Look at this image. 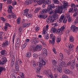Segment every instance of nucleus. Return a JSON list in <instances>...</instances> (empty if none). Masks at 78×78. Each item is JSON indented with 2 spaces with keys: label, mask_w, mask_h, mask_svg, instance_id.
I'll return each mask as SVG.
<instances>
[{
  "label": "nucleus",
  "mask_w": 78,
  "mask_h": 78,
  "mask_svg": "<svg viewBox=\"0 0 78 78\" xmlns=\"http://www.w3.org/2000/svg\"><path fill=\"white\" fill-rule=\"evenodd\" d=\"M63 9L67 10V6L63 5L61 7H59L58 5H57L56 9L54 11L55 13L52 15L53 18L55 19V20L56 19H58L59 17V15L57 14L56 13H61L62 12Z\"/></svg>",
  "instance_id": "obj_1"
},
{
  "label": "nucleus",
  "mask_w": 78,
  "mask_h": 78,
  "mask_svg": "<svg viewBox=\"0 0 78 78\" xmlns=\"http://www.w3.org/2000/svg\"><path fill=\"white\" fill-rule=\"evenodd\" d=\"M46 27V28L45 27H43L42 34L44 36L45 39H48L49 38V35L47 34L48 31V25H47Z\"/></svg>",
  "instance_id": "obj_2"
},
{
  "label": "nucleus",
  "mask_w": 78,
  "mask_h": 78,
  "mask_svg": "<svg viewBox=\"0 0 78 78\" xmlns=\"http://www.w3.org/2000/svg\"><path fill=\"white\" fill-rule=\"evenodd\" d=\"M59 59H58V62L59 64L62 66V67H66L67 65L65 62L62 61V59L63 58V55L62 53H60L59 55Z\"/></svg>",
  "instance_id": "obj_3"
},
{
  "label": "nucleus",
  "mask_w": 78,
  "mask_h": 78,
  "mask_svg": "<svg viewBox=\"0 0 78 78\" xmlns=\"http://www.w3.org/2000/svg\"><path fill=\"white\" fill-rule=\"evenodd\" d=\"M42 45L41 44H38L36 46H33V50L34 51H37L39 50L42 49Z\"/></svg>",
  "instance_id": "obj_4"
},
{
  "label": "nucleus",
  "mask_w": 78,
  "mask_h": 78,
  "mask_svg": "<svg viewBox=\"0 0 78 78\" xmlns=\"http://www.w3.org/2000/svg\"><path fill=\"white\" fill-rule=\"evenodd\" d=\"M19 62L20 64H22V62L21 60H19L18 59L15 62V69L17 71H19V66L18 65Z\"/></svg>",
  "instance_id": "obj_5"
},
{
  "label": "nucleus",
  "mask_w": 78,
  "mask_h": 78,
  "mask_svg": "<svg viewBox=\"0 0 78 78\" xmlns=\"http://www.w3.org/2000/svg\"><path fill=\"white\" fill-rule=\"evenodd\" d=\"M50 39H52V40H49L50 44H51L53 45H54V43H55V36H53V35L51 34L50 35Z\"/></svg>",
  "instance_id": "obj_6"
},
{
  "label": "nucleus",
  "mask_w": 78,
  "mask_h": 78,
  "mask_svg": "<svg viewBox=\"0 0 78 78\" xmlns=\"http://www.w3.org/2000/svg\"><path fill=\"white\" fill-rule=\"evenodd\" d=\"M55 18H53L51 16H50L47 19L46 21L48 23L51 22V23H53V22H55Z\"/></svg>",
  "instance_id": "obj_7"
},
{
  "label": "nucleus",
  "mask_w": 78,
  "mask_h": 78,
  "mask_svg": "<svg viewBox=\"0 0 78 78\" xmlns=\"http://www.w3.org/2000/svg\"><path fill=\"white\" fill-rule=\"evenodd\" d=\"M37 65L38 66V67H37L36 72L37 73H39L40 71L41 70L42 67V65L40 62H38Z\"/></svg>",
  "instance_id": "obj_8"
},
{
  "label": "nucleus",
  "mask_w": 78,
  "mask_h": 78,
  "mask_svg": "<svg viewBox=\"0 0 78 78\" xmlns=\"http://www.w3.org/2000/svg\"><path fill=\"white\" fill-rule=\"evenodd\" d=\"M28 11H29V10L28 9H26L23 14V15H26V16L29 18V17H30L31 16V15L28 14Z\"/></svg>",
  "instance_id": "obj_9"
},
{
  "label": "nucleus",
  "mask_w": 78,
  "mask_h": 78,
  "mask_svg": "<svg viewBox=\"0 0 78 78\" xmlns=\"http://www.w3.org/2000/svg\"><path fill=\"white\" fill-rule=\"evenodd\" d=\"M71 30L74 32V33H76L78 31V27H76L75 26L72 25L71 27Z\"/></svg>",
  "instance_id": "obj_10"
},
{
  "label": "nucleus",
  "mask_w": 78,
  "mask_h": 78,
  "mask_svg": "<svg viewBox=\"0 0 78 78\" xmlns=\"http://www.w3.org/2000/svg\"><path fill=\"white\" fill-rule=\"evenodd\" d=\"M38 17L40 19H45L47 17V15L40 14L38 15Z\"/></svg>",
  "instance_id": "obj_11"
},
{
  "label": "nucleus",
  "mask_w": 78,
  "mask_h": 78,
  "mask_svg": "<svg viewBox=\"0 0 78 78\" xmlns=\"http://www.w3.org/2000/svg\"><path fill=\"white\" fill-rule=\"evenodd\" d=\"M45 75L48 77H50L51 78H53V74L51 73H49L48 71H46L45 73Z\"/></svg>",
  "instance_id": "obj_12"
},
{
  "label": "nucleus",
  "mask_w": 78,
  "mask_h": 78,
  "mask_svg": "<svg viewBox=\"0 0 78 78\" xmlns=\"http://www.w3.org/2000/svg\"><path fill=\"white\" fill-rule=\"evenodd\" d=\"M39 61L40 62H41L42 63H41L42 65L43 66H44L45 65V62L44 61L43 58H39Z\"/></svg>",
  "instance_id": "obj_13"
},
{
  "label": "nucleus",
  "mask_w": 78,
  "mask_h": 78,
  "mask_svg": "<svg viewBox=\"0 0 78 78\" xmlns=\"http://www.w3.org/2000/svg\"><path fill=\"white\" fill-rule=\"evenodd\" d=\"M48 12V10L45 9L40 12V14H44L45 12L46 13V12Z\"/></svg>",
  "instance_id": "obj_14"
},
{
  "label": "nucleus",
  "mask_w": 78,
  "mask_h": 78,
  "mask_svg": "<svg viewBox=\"0 0 78 78\" xmlns=\"http://www.w3.org/2000/svg\"><path fill=\"white\" fill-rule=\"evenodd\" d=\"M42 51L43 53V55L45 56H47V49H46L44 48L42 49Z\"/></svg>",
  "instance_id": "obj_15"
},
{
  "label": "nucleus",
  "mask_w": 78,
  "mask_h": 78,
  "mask_svg": "<svg viewBox=\"0 0 78 78\" xmlns=\"http://www.w3.org/2000/svg\"><path fill=\"white\" fill-rule=\"evenodd\" d=\"M1 53L2 55H5L7 54V52L6 50H3L1 51Z\"/></svg>",
  "instance_id": "obj_16"
},
{
  "label": "nucleus",
  "mask_w": 78,
  "mask_h": 78,
  "mask_svg": "<svg viewBox=\"0 0 78 78\" xmlns=\"http://www.w3.org/2000/svg\"><path fill=\"white\" fill-rule=\"evenodd\" d=\"M33 1L31 0H27L25 2L26 5H30L32 3Z\"/></svg>",
  "instance_id": "obj_17"
},
{
  "label": "nucleus",
  "mask_w": 78,
  "mask_h": 78,
  "mask_svg": "<svg viewBox=\"0 0 78 78\" xmlns=\"http://www.w3.org/2000/svg\"><path fill=\"white\" fill-rule=\"evenodd\" d=\"M64 72L66 74H69L70 73V71L68 69H65L64 70Z\"/></svg>",
  "instance_id": "obj_18"
},
{
  "label": "nucleus",
  "mask_w": 78,
  "mask_h": 78,
  "mask_svg": "<svg viewBox=\"0 0 78 78\" xmlns=\"http://www.w3.org/2000/svg\"><path fill=\"white\" fill-rule=\"evenodd\" d=\"M66 17L68 19L69 22H70L72 21V17L70 16H66Z\"/></svg>",
  "instance_id": "obj_19"
},
{
  "label": "nucleus",
  "mask_w": 78,
  "mask_h": 78,
  "mask_svg": "<svg viewBox=\"0 0 78 78\" xmlns=\"http://www.w3.org/2000/svg\"><path fill=\"white\" fill-rule=\"evenodd\" d=\"M3 1L5 2L7 4H11L12 2V0H3Z\"/></svg>",
  "instance_id": "obj_20"
},
{
  "label": "nucleus",
  "mask_w": 78,
  "mask_h": 78,
  "mask_svg": "<svg viewBox=\"0 0 78 78\" xmlns=\"http://www.w3.org/2000/svg\"><path fill=\"white\" fill-rule=\"evenodd\" d=\"M2 62H3V64L4 63H5L7 61L6 60V57H3L2 58Z\"/></svg>",
  "instance_id": "obj_21"
},
{
  "label": "nucleus",
  "mask_w": 78,
  "mask_h": 78,
  "mask_svg": "<svg viewBox=\"0 0 78 78\" xmlns=\"http://www.w3.org/2000/svg\"><path fill=\"white\" fill-rule=\"evenodd\" d=\"M30 24L29 23H24L23 24V27H29Z\"/></svg>",
  "instance_id": "obj_22"
},
{
  "label": "nucleus",
  "mask_w": 78,
  "mask_h": 78,
  "mask_svg": "<svg viewBox=\"0 0 78 78\" xmlns=\"http://www.w3.org/2000/svg\"><path fill=\"white\" fill-rule=\"evenodd\" d=\"M57 69L58 71L59 72H60V73L62 71V69H61V66L59 65L57 67Z\"/></svg>",
  "instance_id": "obj_23"
},
{
  "label": "nucleus",
  "mask_w": 78,
  "mask_h": 78,
  "mask_svg": "<svg viewBox=\"0 0 78 78\" xmlns=\"http://www.w3.org/2000/svg\"><path fill=\"white\" fill-rule=\"evenodd\" d=\"M9 44V43H8V41H5V42L3 43V47H5V46L8 45Z\"/></svg>",
  "instance_id": "obj_24"
},
{
  "label": "nucleus",
  "mask_w": 78,
  "mask_h": 78,
  "mask_svg": "<svg viewBox=\"0 0 78 78\" xmlns=\"http://www.w3.org/2000/svg\"><path fill=\"white\" fill-rule=\"evenodd\" d=\"M31 56V54L30 52H27L26 54V56L27 58H30Z\"/></svg>",
  "instance_id": "obj_25"
},
{
  "label": "nucleus",
  "mask_w": 78,
  "mask_h": 78,
  "mask_svg": "<svg viewBox=\"0 0 78 78\" xmlns=\"http://www.w3.org/2000/svg\"><path fill=\"white\" fill-rule=\"evenodd\" d=\"M11 15L12 16V17L13 19H16L17 18V16H16V15L14 13H11Z\"/></svg>",
  "instance_id": "obj_26"
},
{
  "label": "nucleus",
  "mask_w": 78,
  "mask_h": 78,
  "mask_svg": "<svg viewBox=\"0 0 78 78\" xmlns=\"http://www.w3.org/2000/svg\"><path fill=\"white\" fill-rule=\"evenodd\" d=\"M44 0H41L37 2V3L38 4V5H41L43 3H44Z\"/></svg>",
  "instance_id": "obj_27"
},
{
  "label": "nucleus",
  "mask_w": 78,
  "mask_h": 78,
  "mask_svg": "<svg viewBox=\"0 0 78 78\" xmlns=\"http://www.w3.org/2000/svg\"><path fill=\"white\" fill-rule=\"evenodd\" d=\"M61 41V38L60 37H58L57 38L56 42H59Z\"/></svg>",
  "instance_id": "obj_28"
},
{
  "label": "nucleus",
  "mask_w": 78,
  "mask_h": 78,
  "mask_svg": "<svg viewBox=\"0 0 78 78\" xmlns=\"http://www.w3.org/2000/svg\"><path fill=\"white\" fill-rule=\"evenodd\" d=\"M32 65L34 67H36V63H35V62L33 60H32Z\"/></svg>",
  "instance_id": "obj_29"
},
{
  "label": "nucleus",
  "mask_w": 78,
  "mask_h": 78,
  "mask_svg": "<svg viewBox=\"0 0 78 78\" xmlns=\"http://www.w3.org/2000/svg\"><path fill=\"white\" fill-rule=\"evenodd\" d=\"M40 9H41V8H37L34 11V12H35V13H37L39 11V10H40Z\"/></svg>",
  "instance_id": "obj_30"
},
{
  "label": "nucleus",
  "mask_w": 78,
  "mask_h": 78,
  "mask_svg": "<svg viewBox=\"0 0 78 78\" xmlns=\"http://www.w3.org/2000/svg\"><path fill=\"white\" fill-rule=\"evenodd\" d=\"M69 41L71 42H73L74 41V38L72 36H71L69 37Z\"/></svg>",
  "instance_id": "obj_31"
},
{
  "label": "nucleus",
  "mask_w": 78,
  "mask_h": 78,
  "mask_svg": "<svg viewBox=\"0 0 78 78\" xmlns=\"http://www.w3.org/2000/svg\"><path fill=\"white\" fill-rule=\"evenodd\" d=\"M27 46V43H25L24 44L21 45V48L23 49H24Z\"/></svg>",
  "instance_id": "obj_32"
},
{
  "label": "nucleus",
  "mask_w": 78,
  "mask_h": 78,
  "mask_svg": "<svg viewBox=\"0 0 78 78\" xmlns=\"http://www.w3.org/2000/svg\"><path fill=\"white\" fill-rule=\"evenodd\" d=\"M45 3L47 5H50L51 4V1L49 0H47L45 1Z\"/></svg>",
  "instance_id": "obj_33"
},
{
  "label": "nucleus",
  "mask_w": 78,
  "mask_h": 78,
  "mask_svg": "<svg viewBox=\"0 0 78 78\" xmlns=\"http://www.w3.org/2000/svg\"><path fill=\"white\" fill-rule=\"evenodd\" d=\"M65 27H66V26L65 25H64L63 26H62L60 29V30L61 31H63V30H64L65 29Z\"/></svg>",
  "instance_id": "obj_34"
},
{
  "label": "nucleus",
  "mask_w": 78,
  "mask_h": 78,
  "mask_svg": "<svg viewBox=\"0 0 78 78\" xmlns=\"http://www.w3.org/2000/svg\"><path fill=\"white\" fill-rule=\"evenodd\" d=\"M51 33H55L56 31V30L55 28H53L51 30Z\"/></svg>",
  "instance_id": "obj_35"
},
{
  "label": "nucleus",
  "mask_w": 78,
  "mask_h": 78,
  "mask_svg": "<svg viewBox=\"0 0 78 78\" xmlns=\"http://www.w3.org/2000/svg\"><path fill=\"white\" fill-rule=\"evenodd\" d=\"M64 18V15H62L60 17V18L59 19V21H60V22H62V20H63V19Z\"/></svg>",
  "instance_id": "obj_36"
},
{
  "label": "nucleus",
  "mask_w": 78,
  "mask_h": 78,
  "mask_svg": "<svg viewBox=\"0 0 78 78\" xmlns=\"http://www.w3.org/2000/svg\"><path fill=\"white\" fill-rule=\"evenodd\" d=\"M52 63L53 64V65H56V64H57V62H56V61L55 60H53L52 61Z\"/></svg>",
  "instance_id": "obj_37"
},
{
  "label": "nucleus",
  "mask_w": 78,
  "mask_h": 78,
  "mask_svg": "<svg viewBox=\"0 0 78 78\" xmlns=\"http://www.w3.org/2000/svg\"><path fill=\"white\" fill-rule=\"evenodd\" d=\"M33 44H36L37 43H38L37 42V41L36 39H34L32 42Z\"/></svg>",
  "instance_id": "obj_38"
},
{
  "label": "nucleus",
  "mask_w": 78,
  "mask_h": 78,
  "mask_svg": "<svg viewBox=\"0 0 78 78\" xmlns=\"http://www.w3.org/2000/svg\"><path fill=\"white\" fill-rule=\"evenodd\" d=\"M39 30H40V28L39 26H37L36 27L35 29V30L36 31H38Z\"/></svg>",
  "instance_id": "obj_39"
},
{
  "label": "nucleus",
  "mask_w": 78,
  "mask_h": 78,
  "mask_svg": "<svg viewBox=\"0 0 78 78\" xmlns=\"http://www.w3.org/2000/svg\"><path fill=\"white\" fill-rule=\"evenodd\" d=\"M20 18H18L17 20V23L18 24H20Z\"/></svg>",
  "instance_id": "obj_40"
},
{
  "label": "nucleus",
  "mask_w": 78,
  "mask_h": 78,
  "mask_svg": "<svg viewBox=\"0 0 78 78\" xmlns=\"http://www.w3.org/2000/svg\"><path fill=\"white\" fill-rule=\"evenodd\" d=\"M33 57L34 58H37L38 56L36 54L34 53L33 55Z\"/></svg>",
  "instance_id": "obj_41"
},
{
  "label": "nucleus",
  "mask_w": 78,
  "mask_h": 78,
  "mask_svg": "<svg viewBox=\"0 0 78 78\" xmlns=\"http://www.w3.org/2000/svg\"><path fill=\"white\" fill-rule=\"evenodd\" d=\"M48 9V12L49 13V14H52L53 13V11L51 10V9Z\"/></svg>",
  "instance_id": "obj_42"
},
{
  "label": "nucleus",
  "mask_w": 78,
  "mask_h": 78,
  "mask_svg": "<svg viewBox=\"0 0 78 78\" xmlns=\"http://www.w3.org/2000/svg\"><path fill=\"white\" fill-rule=\"evenodd\" d=\"M54 2L55 4H58V3H59V1L57 0H54Z\"/></svg>",
  "instance_id": "obj_43"
},
{
  "label": "nucleus",
  "mask_w": 78,
  "mask_h": 78,
  "mask_svg": "<svg viewBox=\"0 0 78 78\" xmlns=\"http://www.w3.org/2000/svg\"><path fill=\"white\" fill-rule=\"evenodd\" d=\"M77 16H78V13L77 12H75L73 15V17H75Z\"/></svg>",
  "instance_id": "obj_44"
},
{
  "label": "nucleus",
  "mask_w": 78,
  "mask_h": 78,
  "mask_svg": "<svg viewBox=\"0 0 78 78\" xmlns=\"http://www.w3.org/2000/svg\"><path fill=\"white\" fill-rule=\"evenodd\" d=\"M73 47V44H69L68 48H72Z\"/></svg>",
  "instance_id": "obj_45"
},
{
  "label": "nucleus",
  "mask_w": 78,
  "mask_h": 78,
  "mask_svg": "<svg viewBox=\"0 0 78 78\" xmlns=\"http://www.w3.org/2000/svg\"><path fill=\"white\" fill-rule=\"evenodd\" d=\"M23 28L22 27H20L19 29V33H21L22 32Z\"/></svg>",
  "instance_id": "obj_46"
},
{
  "label": "nucleus",
  "mask_w": 78,
  "mask_h": 78,
  "mask_svg": "<svg viewBox=\"0 0 78 78\" xmlns=\"http://www.w3.org/2000/svg\"><path fill=\"white\" fill-rule=\"evenodd\" d=\"M50 7L51 8H55V5L54 4H52L50 5Z\"/></svg>",
  "instance_id": "obj_47"
},
{
  "label": "nucleus",
  "mask_w": 78,
  "mask_h": 78,
  "mask_svg": "<svg viewBox=\"0 0 78 78\" xmlns=\"http://www.w3.org/2000/svg\"><path fill=\"white\" fill-rule=\"evenodd\" d=\"M73 12H76V11H77L78 10L77 8H76V7L73 8Z\"/></svg>",
  "instance_id": "obj_48"
},
{
  "label": "nucleus",
  "mask_w": 78,
  "mask_h": 78,
  "mask_svg": "<svg viewBox=\"0 0 78 78\" xmlns=\"http://www.w3.org/2000/svg\"><path fill=\"white\" fill-rule=\"evenodd\" d=\"M74 66H75L74 65H73L72 64V65L70 66V68L71 69H72V70H73V69H74Z\"/></svg>",
  "instance_id": "obj_49"
},
{
  "label": "nucleus",
  "mask_w": 78,
  "mask_h": 78,
  "mask_svg": "<svg viewBox=\"0 0 78 78\" xmlns=\"http://www.w3.org/2000/svg\"><path fill=\"white\" fill-rule=\"evenodd\" d=\"M62 3L63 5H67L68 2L65 1H63L62 2Z\"/></svg>",
  "instance_id": "obj_50"
},
{
  "label": "nucleus",
  "mask_w": 78,
  "mask_h": 78,
  "mask_svg": "<svg viewBox=\"0 0 78 78\" xmlns=\"http://www.w3.org/2000/svg\"><path fill=\"white\" fill-rule=\"evenodd\" d=\"M52 50L53 52L55 54V55H56L57 52H56V49H55V48H53Z\"/></svg>",
  "instance_id": "obj_51"
},
{
  "label": "nucleus",
  "mask_w": 78,
  "mask_h": 78,
  "mask_svg": "<svg viewBox=\"0 0 78 78\" xmlns=\"http://www.w3.org/2000/svg\"><path fill=\"white\" fill-rule=\"evenodd\" d=\"M62 78H68L67 75L64 74L62 76Z\"/></svg>",
  "instance_id": "obj_52"
},
{
  "label": "nucleus",
  "mask_w": 78,
  "mask_h": 78,
  "mask_svg": "<svg viewBox=\"0 0 78 78\" xmlns=\"http://www.w3.org/2000/svg\"><path fill=\"white\" fill-rule=\"evenodd\" d=\"M14 61H11V67H13V66H14Z\"/></svg>",
  "instance_id": "obj_53"
},
{
  "label": "nucleus",
  "mask_w": 78,
  "mask_h": 78,
  "mask_svg": "<svg viewBox=\"0 0 78 78\" xmlns=\"http://www.w3.org/2000/svg\"><path fill=\"white\" fill-rule=\"evenodd\" d=\"M53 78H58V74H54L53 76Z\"/></svg>",
  "instance_id": "obj_54"
},
{
  "label": "nucleus",
  "mask_w": 78,
  "mask_h": 78,
  "mask_svg": "<svg viewBox=\"0 0 78 78\" xmlns=\"http://www.w3.org/2000/svg\"><path fill=\"white\" fill-rule=\"evenodd\" d=\"M0 19L1 20H2V21H5V20H5V19L3 17H1L0 18Z\"/></svg>",
  "instance_id": "obj_55"
},
{
  "label": "nucleus",
  "mask_w": 78,
  "mask_h": 78,
  "mask_svg": "<svg viewBox=\"0 0 78 78\" xmlns=\"http://www.w3.org/2000/svg\"><path fill=\"white\" fill-rule=\"evenodd\" d=\"M40 41L41 42L42 44H45V41L43 39H41Z\"/></svg>",
  "instance_id": "obj_56"
},
{
  "label": "nucleus",
  "mask_w": 78,
  "mask_h": 78,
  "mask_svg": "<svg viewBox=\"0 0 78 78\" xmlns=\"http://www.w3.org/2000/svg\"><path fill=\"white\" fill-rule=\"evenodd\" d=\"M69 12H72V13H73V9L71 8L69 10Z\"/></svg>",
  "instance_id": "obj_57"
},
{
  "label": "nucleus",
  "mask_w": 78,
  "mask_h": 78,
  "mask_svg": "<svg viewBox=\"0 0 78 78\" xmlns=\"http://www.w3.org/2000/svg\"><path fill=\"white\" fill-rule=\"evenodd\" d=\"M16 5H17V2H16L15 1H14L12 3V5L13 6Z\"/></svg>",
  "instance_id": "obj_58"
},
{
  "label": "nucleus",
  "mask_w": 78,
  "mask_h": 78,
  "mask_svg": "<svg viewBox=\"0 0 78 78\" xmlns=\"http://www.w3.org/2000/svg\"><path fill=\"white\" fill-rule=\"evenodd\" d=\"M78 22V16H77L76 17V19L75 20V23H77Z\"/></svg>",
  "instance_id": "obj_59"
},
{
  "label": "nucleus",
  "mask_w": 78,
  "mask_h": 78,
  "mask_svg": "<svg viewBox=\"0 0 78 78\" xmlns=\"http://www.w3.org/2000/svg\"><path fill=\"white\" fill-rule=\"evenodd\" d=\"M8 27L6 26H5L4 27V29L5 30V31H7L8 30Z\"/></svg>",
  "instance_id": "obj_60"
},
{
  "label": "nucleus",
  "mask_w": 78,
  "mask_h": 78,
  "mask_svg": "<svg viewBox=\"0 0 78 78\" xmlns=\"http://www.w3.org/2000/svg\"><path fill=\"white\" fill-rule=\"evenodd\" d=\"M14 55H12L11 58V61H14Z\"/></svg>",
  "instance_id": "obj_61"
},
{
  "label": "nucleus",
  "mask_w": 78,
  "mask_h": 78,
  "mask_svg": "<svg viewBox=\"0 0 78 78\" xmlns=\"http://www.w3.org/2000/svg\"><path fill=\"white\" fill-rule=\"evenodd\" d=\"M71 7H72V8H75L76 7V5H75V4H71Z\"/></svg>",
  "instance_id": "obj_62"
},
{
  "label": "nucleus",
  "mask_w": 78,
  "mask_h": 78,
  "mask_svg": "<svg viewBox=\"0 0 78 78\" xmlns=\"http://www.w3.org/2000/svg\"><path fill=\"white\" fill-rule=\"evenodd\" d=\"M71 63L73 65H75V60H73L72 61Z\"/></svg>",
  "instance_id": "obj_63"
},
{
  "label": "nucleus",
  "mask_w": 78,
  "mask_h": 78,
  "mask_svg": "<svg viewBox=\"0 0 78 78\" xmlns=\"http://www.w3.org/2000/svg\"><path fill=\"white\" fill-rule=\"evenodd\" d=\"M12 6L11 5H9V9H10L12 10Z\"/></svg>",
  "instance_id": "obj_64"
}]
</instances>
